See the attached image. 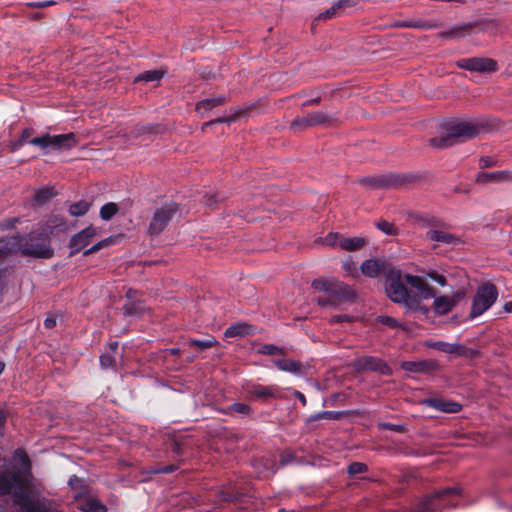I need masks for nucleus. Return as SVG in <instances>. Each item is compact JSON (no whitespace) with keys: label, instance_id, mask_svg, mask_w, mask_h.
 Segmentation results:
<instances>
[{"label":"nucleus","instance_id":"nucleus-49","mask_svg":"<svg viewBox=\"0 0 512 512\" xmlns=\"http://www.w3.org/2000/svg\"><path fill=\"white\" fill-rule=\"evenodd\" d=\"M339 8L340 7H337L336 4H335L331 8L327 9L325 12L321 13L319 15V17L323 18V19L330 18V17H332L336 13V10L339 9Z\"/></svg>","mask_w":512,"mask_h":512},{"label":"nucleus","instance_id":"nucleus-37","mask_svg":"<svg viewBox=\"0 0 512 512\" xmlns=\"http://www.w3.org/2000/svg\"><path fill=\"white\" fill-rule=\"evenodd\" d=\"M307 119H308V115L296 118L295 120L292 121L291 128L294 131L298 132V131H301V130L307 128V127H312L310 125V123L307 122Z\"/></svg>","mask_w":512,"mask_h":512},{"label":"nucleus","instance_id":"nucleus-36","mask_svg":"<svg viewBox=\"0 0 512 512\" xmlns=\"http://www.w3.org/2000/svg\"><path fill=\"white\" fill-rule=\"evenodd\" d=\"M258 352L263 355H278V354H284V351L282 348L277 347L272 344H266L259 348Z\"/></svg>","mask_w":512,"mask_h":512},{"label":"nucleus","instance_id":"nucleus-48","mask_svg":"<svg viewBox=\"0 0 512 512\" xmlns=\"http://www.w3.org/2000/svg\"><path fill=\"white\" fill-rule=\"evenodd\" d=\"M429 277L437 282L441 286L446 285V278L443 275L437 274L436 272L430 273Z\"/></svg>","mask_w":512,"mask_h":512},{"label":"nucleus","instance_id":"nucleus-6","mask_svg":"<svg viewBox=\"0 0 512 512\" xmlns=\"http://www.w3.org/2000/svg\"><path fill=\"white\" fill-rule=\"evenodd\" d=\"M498 291L493 284H485L478 288L474 297L470 316L472 318L482 315L487 311L497 300Z\"/></svg>","mask_w":512,"mask_h":512},{"label":"nucleus","instance_id":"nucleus-59","mask_svg":"<svg viewBox=\"0 0 512 512\" xmlns=\"http://www.w3.org/2000/svg\"><path fill=\"white\" fill-rule=\"evenodd\" d=\"M76 482H78V478H77L76 476H73V477H71V478H70V480H69V485H70V486H74V484H75Z\"/></svg>","mask_w":512,"mask_h":512},{"label":"nucleus","instance_id":"nucleus-18","mask_svg":"<svg viewBox=\"0 0 512 512\" xmlns=\"http://www.w3.org/2000/svg\"><path fill=\"white\" fill-rule=\"evenodd\" d=\"M249 394L254 398L259 399H268V398H280L281 397V389L277 385H269V386H263V385H253L250 390Z\"/></svg>","mask_w":512,"mask_h":512},{"label":"nucleus","instance_id":"nucleus-25","mask_svg":"<svg viewBox=\"0 0 512 512\" xmlns=\"http://www.w3.org/2000/svg\"><path fill=\"white\" fill-rule=\"evenodd\" d=\"M365 245V240L361 237L345 238L342 236L338 242V247L345 251L359 250Z\"/></svg>","mask_w":512,"mask_h":512},{"label":"nucleus","instance_id":"nucleus-22","mask_svg":"<svg viewBox=\"0 0 512 512\" xmlns=\"http://www.w3.org/2000/svg\"><path fill=\"white\" fill-rule=\"evenodd\" d=\"M273 363L279 370L292 374L300 373L302 370L301 362L292 359H277Z\"/></svg>","mask_w":512,"mask_h":512},{"label":"nucleus","instance_id":"nucleus-12","mask_svg":"<svg viewBox=\"0 0 512 512\" xmlns=\"http://www.w3.org/2000/svg\"><path fill=\"white\" fill-rule=\"evenodd\" d=\"M463 296V291H457L453 294V296H434V312L438 315H445L449 313Z\"/></svg>","mask_w":512,"mask_h":512},{"label":"nucleus","instance_id":"nucleus-51","mask_svg":"<svg viewBox=\"0 0 512 512\" xmlns=\"http://www.w3.org/2000/svg\"><path fill=\"white\" fill-rule=\"evenodd\" d=\"M343 269L349 274H351L353 271H356V267L351 261L344 262Z\"/></svg>","mask_w":512,"mask_h":512},{"label":"nucleus","instance_id":"nucleus-1","mask_svg":"<svg viewBox=\"0 0 512 512\" xmlns=\"http://www.w3.org/2000/svg\"><path fill=\"white\" fill-rule=\"evenodd\" d=\"M29 486L27 476L16 477L15 475L0 474V495H7L15 487L14 502L20 506L23 512H49L39 501L33 500L30 495L22 490Z\"/></svg>","mask_w":512,"mask_h":512},{"label":"nucleus","instance_id":"nucleus-15","mask_svg":"<svg viewBox=\"0 0 512 512\" xmlns=\"http://www.w3.org/2000/svg\"><path fill=\"white\" fill-rule=\"evenodd\" d=\"M405 281L410 287L417 291V297L415 298L418 301L421 299L427 300L434 297V293L431 287L422 278L406 274Z\"/></svg>","mask_w":512,"mask_h":512},{"label":"nucleus","instance_id":"nucleus-58","mask_svg":"<svg viewBox=\"0 0 512 512\" xmlns=\"http://www.w3.org/2000/svg\"><path fill=\"white\" fill-rule=\"evenodd\" d=\"M167 351L172 355H178L180 353V350L178 348H171Z\"/></svg>","mask_w":512,"mask_h":512},{"label":"nucleus","instance_id":"nucleus-34","mask_svg":"<svg viewBox=\"0 0 512 512\" xmlns=\"http://www.w3.org/2000/svg\"><path fill=\"white\" fill-rule=\"evenodd\" d=\"M113 243H114V239L112 237L103 239V240L99 241L98 243H96L95 245H93L91 248L85 250L84 254L89 255V254L95 253L103 248H107V247L111 246Z\"/></svg>","mask_w":512,"mask_h":512},{"label":"nucleus","instance_id":"nucleus-17","mask_svg":"<svg viewBox=\"0 0 512 512\" xmlns=\"http://www.w3.org/2000/svg\"><path fill=\"white\" fill-rule=\"evenodd\" d=\"M13 458L23 466L24 471L19 472V473H12L11 475H15L16 477L27 476V478L29 479V486L27 488H24L22 491L25 494L29 495V491L33 487V480H32V475L30 472V460H29L27 454L22 450H16L14 452Z\"/></svg>","mask_w":512,"mask_h":512},{"label":"nucleus","instance_id":"nucleus-4","mask_svg":"<svg viewBox=\"0 0 512 512\" xmlns=\"http://www.w3.org/2000/svg\"><path fill=\"white\" fill-rule=\"evenodd\" d=\"M405 275L402 276L399 269H394L387 276L386 293L387 296L395 303L402 304L411 310L421 309L424 313L428 312L427 308L418 305V300L411 296L405 286Z\"/></svg>","mask_w":512,"mask_h":512},{"label":"nucleus","instance_id":"nucleus-63","mask_svg":"<svg viewBox=\"0 0 512 512\" xmlns=\"http://www.w3.org/2000/svg\"><path fill=\"white\" fill-rule=\"evenodd\" d=\"M224 121H225V120H223V119H217V120H215L214 122H219V123H221V122H224Z\"/></svg>","mask_w":512,"mask_h":512},{"label":"nucleus","instance_id":"nucleus-53","mask_svg":"<svg viewBox=\"0 0 512 512\" xmlns=\"http://www.w3.org/2000/svg\"><path fill=\"white\" fill-rule=\"evenodd\" d=\"M44 326L48 329H52L56 326V320L54 318H46L44 321Z\"/></svg>","mask_w":512,"mask_h":512},{"label":"nucleus","instance_id":"nucleus-26","mask_svg":"<svg viewBox=\"0 0 512 512\" xmlns=\"http://www.w3.org/2000/svg\"><path fill=\"white\" fill-rule=\"evenodd\" d=\"M224 97L207 98L197 103L196 110L200 114H205L212 108L221 105L224 102Z\"/></svg>","mask_w":512,"mask_h":512},{"label":"nucleus","instance_id":"nucleus-5","mask_svg":"<svg viewBox=\"0 0 512 512\" xmlns=\"http://www.w3.org/2000/svg\"><path fill=\"white\" fill-rule=\"evenodd\" d=\"M28 143L38 146L44 153H48L50 151L69 150L76 146L77 140L74 133L59 135L45 134L41 137L31 139Z\"/></svg>","mask_w":512,"mask_h":512},{"label":"nucleus","instance_id":"nucleus-13","mask_svg":"<svg viewBox=\"0 0 512 512\" xmlns=\"http://www.w3.org/2000/svg\"><path fill=\"white\" fill-rule=\"evenodd\" d=\"M458 493V489L449 488L440 490L433 495L425 497L418 506L417 512H434L436 509L440 507V503L438 501L445 495Z\"/></svg>","mask_w":512,"mask_h":512},{"label":"nucleus","instance_id":"nucleus-16","mask_svg":"<svg viewBox=\"0 0 512 512\" xmlns=\"http://www.w3.org/2000/svg\"><path fill=\"white\" fill-rule=\"evenodd\" d=\"M423 404L443 413H458L462 409L458 402L439 398L426 399Z\"/></svg>","mask_w":512,"mask_h":512},{"label":"nucleus","instance_id":"nucleus-7","mask_svg":"<svg viewBox=\"0 0 512 512\" xmlns=\"http://www.w3.org/2000/svg\"><path fill=\"white\" fill-rule=\"evenodd\" d=\"M456 65L461 69L479 73L494 72L497 70V62L491 58L484 57L463 58L458 60Z\"/></svg>","mask_w":512,"mask_h":512},{"label":"nucleus","instance_id":"nucleus-33","mask_svg":"<svg viewBox=\"0 0 512 512\" xmlns=\"http://www.w3.org/2000/svg\"><path fill=\"white\" fill-rule=\"evenodd\" d=\"M216 344H217V340L212 336L208 337L205 340L191 339L189 341L190 346L197 347L200 350H205V349L211 348Z\"/></svg>","mask_w":512,"mask_h":512},{"label":"nucleus","instance_id":"nucleus-31","mask_svg":"<svg viewBox=\"0 0 512 512\" xmlns=\"http://www.w3.org/2000/svg\"><path fill=\"white\" fill-rule=\"evenodd\" d=\"M507 178H508V175L504 171L483 173V174L479 175V177H478L479 181H482V182H489V181L499 182V181L506 180Z\"/></svg>","mask_w":512,"mask_h":512},{"label":"nucleus","instance_id":"nucleus-2","mask_svg":"<svg viewBox=\"0 0 512 512\" xmlns=\"http://www.w3.org/2000/svg\"><path fill=\"white\" fill-rule=\"evenodd\" d=\"M312 287L325 296L317 298V303L321 306L352 302L355 299L351 287L336 279H316L312 282Z\"/></svg>","mask_w":512,"mask_h":512},{"label":"nucleus","instance_id":"nucleus-54","mask_svg":"<svg viewBox=\"0 0 512 512\" xmlns=\"http://www.w3.org/2000/svg\"><path fill=\"white\" fill-rule=\"evenodd\" d=\"M295 396L299 399V401L302 403V405H304V406L306 405L307 401H306L304 394H302L299 391H295Z\"/></svg>","mask_w":512,"mask_h":512},{"label":"nucleus","instance_id":"nucleus-42","mask_svg":"<svg viewBox=\"0 0 512 512\" xmlns=\"http://www.w3.org/2000/svg\"><path fill=\"white\" fill-rule=\"evenodd\" d=\"M340 238H342V236L339 235L338 233H329L323 239V243L327 246L336 247L338 246Z\"/></svg>","mask_w":512,"mask_h":512},{"label":"nucleus","instance_id":"nucleus-56","mask_svg":"<svg viewBox=\"0 0 512 512\" xmlns=\"http://www.w3.org/2000/svg\"><path fill=\"white\" fill-rule=\"evenodd\" d=\"M504 310H505L507 313H512V301L506 302V303L504 304Z\"/></svg>","mask_w":512,"mask_h":512},{"label":"nucleus","instance_id":"nucleus-64","mask_svg":"<svg viewBox=\"0 0 512 512\" xmlns=\"http://www.w3.org/2000/svg\"><path fill=\"white\" fill-rule=\"evenodd\" d=\"M484 162V165L485 166H488L489 165V162H487L486 160H482Z\"/></svg>","mask_w":512,"mask_h":512},{"label":"nucleus","instance_id":"nucleus-44","mask_svg":"<svg viewBox=\"0 0 512 512\" xmlns=\"http://www.w3.org/2000/svg\"><path fill=\"white\" fill-rule=\"evenodd\" d=\"M398 25L401 27H411V28H424L425 27V24L422 21L415 20V19L405 20V21L399 23Z\"/></svg>","mask_w":512,"mask_h":512},{"label":"nucleus","instance_id":"nucleus-29","mask_svg":"<svg viewBox=\"0 0 512 512\" xmlns=\"http://www.w3.org/2000/svg\"><path fill=\"white\" fill-rule=\"evenodd\" d=\"M331 121V117L322 111H316L308 114L307 122L311 126L323 125Z\"/></svg>","mask_w":512,"mask_h":512},{"label":"nucleus","instance_id":"nucleus-46","mask_svg":"<svg viewBox=\"0 0 512 512\" xmlns=\"http://www.w3.org/2000/svg\"><path fill=\"white\" fill-rule=\"evenodd\" d=\"M115 360L110 355H102L100 357V363L103 368H109L114 365Z\"/></svg>","mask_w":512,"mask_h":512},{"label":"nucleus","instance_id":"nucleus-10","mask_svg":"<svg viewBox=\"0 0 512 512\" xmlns=\"http://www.w3.org/2000/svg\"><path fill=\"white\" fill-rule=\"evenodd\" d=\"M97 233V228L89 226L75 234L69 243L71 254L77 253L80 250L86 248L90 244L92 238L97 235Z\"/></svg>","mask_w":512,"mask_h":512},{"label":"nucleus","instance_id":"nucleus-52","mask_svg":"<svg viewBox=\"0 0 512 512\" xmlns=\"http://www.w3.org/2000/svg\"><path fill=\"white\" fill-rule=\"evenodd\" d=\"M330 321L332 323L350 321V317H348L347 315H338V316H333Z\"/></svg>","mask_w":512,"mask_h":512},{"label":"nucleus","instance_id":"nucleus-45","mask_svg":"<svg viewBox=\"0 0 512 512\" xmlns=\"http://www.w3.org/2000/svg\"><path fill=\"white\" fill-rule=\"evenodd\" d=\"M378 426L380 429H388V430H392L395 432H403L404 431V427L402 425H398V424L379 423Z\"/></svg>","mask_w":512,"mask_h":512},{"label":"nucleus","instance_id":"nucleus-43","mask_svg":"<svg viewBox=\"0 0 512 512\" xmlns=\"http://www.w3.org/2000/svg\"><path fill=\"white\" fill-rule=\"evenodd\" d=\"M377 322L389 326L391 328H396L399 325L398 321L395 318L386 315L378 316Z\"/></svg>","mask_w":512,"mask_h":512},{"label":"nucleus","instance_id":"nucleus-21","mask_svg":"<svg viewBox=\"0 0 512 512\" xmlns=\"http://www.w3.org/2000/svg\"><path fill=\"white\" fill-rule=\"evenodd\" d=\"M426 238L430 241L443 243V244H455L458 242V239L445 231L431 229L426 233Z\"/></svg>","mask_w":512,"mask_h":512},{"label":"nucleus","instance_id":"nucleus-39","mask_svg":"<svg viewBox=\"0 0 512 512\" xmlns=\"http://www.w3.org/2000/svg\"><path fill=\"white\" fill-rule=\"evenodd\" d=\"M52 191L48 188H43L35 193L34 199L37 203L43 204L52 197Z\"/></svg>","mask_w":512,"mask_h":512},{"label":"nucleus","instance_id":"nucleus-19","mask_svg":"<svg viewBox=\"0 0 512 512\" xmlns=\"http://www.w3.org/2000/svg\"><path fill=\"white\" fill-rule=\"evenodd\" d=\"M402 368L409 372L430 373L438 368V363L434 360L407 361L402 363Z\"/></svg>","mask_w":512,"mask_h":512},{"label":"nucleus","instance_id":"nucleus-11","mask_svg":"<svg viewBox=\"0 0 512 512\" xmlns=\"http://www.w3.org/2000/svg\"><path fill=\"white\" fill-rule=\"evenodd\" d=\"M355 367L358 370L378 371L383 375H390L392 372L391 368L385 362L372 356L358 358L355 361Z\"/></svg>","mask_w":512,"mask_h":512},{"label":"nucleus","instance_id":"nucleus-9","mask_svg":"<svg viewBox=\"0 0 512 512\" xmlns=\"http://www.w3.org/2000/svg\"><path fill=\"white\" fill-rule=\"evenodd\" d=\"M175 212L176 209L172 205L157 209L150 222L149 233L151 235H158L161 233L167 227Z\"/></svg>","mask_w":512,"mask_h":512},{"label":"nucleus","instance_id":"nucleus-14","mask_svg":"<svg viewBox=\"0 0 512 512\" xmlns=\"http://www.w3.org/2000/svg\"><path fill=\"white\" fill-rule=\"evenodd\" d=\"M21 253L25 256H33L37 258H51L53 256V250L46 240L27 244L26 247L21 249Z\"/></svg>","mask_w":512,"mask_h":512},{"label":"nucleus","instance_id":"nucleus-62","mask_svg":"<svg viewBox=\"0 0 512 512\" xmlns=\"http://www.w3.org/2000/svg\"><path fill=\"white\" fill-rule=\"evenodd\" d=\"M4 370V363L0 362V374L3 372Z\"/></svg>","mask_w":512,"mask_h":512},{"label":"nucleus","instance_id":"nucleus-50","mask_svg":"<svg viewBox=\"0 0 512 512\" xmlns=\"http://www.w3.org/2000/svg\"><path fill=\"white\" fill-rule=\"evenodd\" d=\"M360 0H339L336 3L337 7H346V6H355L359 3Z\"/></svg>","mask_w":512,"mask_h":512},{"label":"nucleus","instance_id":"nucleus-28","mask_svg":"<svg viewBox=\"0 0 512 512\" xmlns=\"http://www.w3.org/2000/svg\"><path fill=\"white\" fill-rule=\"evenodd\" d=\"M91 207V203L85 200L76 202L69 207V213L74 217L85 215Z\"/></svg>","mask_w":512,"mask_h":512},{"label":"nucleus","instance_id":"nucleus-61","mask_svg":"<svg viewBox=\"0 0 512 512\" xmlns=\"http://www.w3.org/2000/svg\"><path fill=\"white\" fill-rule=\"evenodd\" d=\"M172 471V469L170 467H165L164 469H162V472H165V473H168Z\"/></svg>","mask_w":512,"mask_h":512},{"label":"nucleus","instance_id":"nucleus-57","mask_svg":"<svg viewBox=\"0 0 512 512\" xmlns=\"http://www.w3.org/2000/svg\"><path fill=\"white\" fill-rule=\"evenodd\" d=\"M6 422V416H5V413L3 411L0 410V426H4Z\"/></svg>","mask_w":512,"mask_h":512},{"label":"nucleus","instance_id":"nucleus-30","mask_svg":"<svg viewBox=\"0 0 512 512\" xmlns=\"http://www.w3.org/2000/svg\"><path fill=\"white\" fill-rule=\"evenodd\" d=\"M376 227L386 235L396 236L399 234L400 230L393 223L388 222L386 220H379L376 222Z\"/></svg>","mask_w":512,"mask_h":512},{"label":"nucleus","instance_id":"nucleus-47","mask_svg":"<svg viewBox=\"0 0 512 512\" xmlns=\"http://www.w3.org/2000/svg\"><path fill=\"white\" fill-rule=\"evenodd\" d=\"M467 31H468V29L466 27H460V28H456V29H453L450 32H448L447 36L451 37V38H456V37L464 35Z\"/></svg>","mask_w":512,"mask_h":512},{"label":"nucleus","instance_id":"nucleus-8","mask_svg":"<svg viewBox=\"0 0 512 512\" xmlns=\"http://www.w3.org/2000/svg\"><path fill=\"white\" fill-rule=\"evenodd\" d=\"M395 269V267L384 258L367 259L361 265L362 273L370 278H376L380 275L387 276Z\"/></svg>","mask_w":512,"mask_h":512},{"label":"nucleus","instance_id":"nucleus-27","mask_svg":"<svg viewBox=\"0 0 512 512\" xmlns=\"http://www.w3.org/2000/svg\"><path fill=\"white\" fill-rule=\"evenodd\" d=\"M164 75L165 72L158 69L144 71L135 78V82H158L164 77Z\"/></svg>","mask_w":512,"mask_h":512},{"label":"nucleus","instance_id":"nucleus-3","mask_svg":"<svg viewBox=\"0 0 512 512\" xmlns=\"http://www.w3.org/2000/svg\"><path fill=\"white\" fill-rule=\"evenodd\" d=\"M487 128L488 124L484 119L454 122L447 127L446 137L433 139L432 143L436 147H447L452 145L456 138H471L486 131Z\"/></svg>","mask_w":512,"mask_h":512},{"label":"nucleus","instance_id":"nucleus-35","mask_svg":"<svg viewBox=\"0 0 512 512\" xmlns=\"http://www.w3.org/2000/svg\"><path fill=\"white\" fill-rule=\"evenodd\" d=\"M33 133V130L32 129H25L23 130L21 136L19 137V139H17L16 141H14L11 145V150L12 151H15L17 150L18 148H20L21 146H23L26 141L28 140V138L32 135Z\"/></svg>","mask_w":512,"mask_h":512},{"label":"nucleus","instance_id":"nucleus-23","mask_svg":"<svg viewBox=\"0 0 512 512\" xmlns=\"http://www.w3.org/2000/svg\"><path fill=\"white\" fill-rule=\"evenodd\" d=\"M253 328L247 323H237L228 327L225 331L226 337H243L252 334Z\"/></svg>","mask_w":512,"mask_h":512},{"label":"nucleus","instance_id":"nucleus-24","mask_svg":"<svg viewBox=\"0 0 512 512\" xmlns=\"http://www.w3.org/2000/svg\"><path fill=\"white\" fill-rule=\"evenodd\" d=\"M79 509L83 512H106L107 508L96 498H85L79 503Z\"/></svg>","mask_w":512,"mask_h":512},{"label":"nucleus","instance_id":"nucleus-41","mask_svg":"<svg viewBox=\"0 0 512 512\" xmlns=\"http://www.w3.org/2000/svg\"><path fill=\"white\" fill-rule=\"evenodd\" d=\"M367 469V466L360 462H353L348 466V473L350 475H356L361 474L365 472Z\"/></svg>","mask_w":512,"mask_h":512},{"label":"nucleus","instance_id":"nucleus-40","mask_svg":"<svg viewBox=\"0 0 512 512\" xmlns=\"http://www.w3.org/2000/svg\"><path fill=\"white\" fill-rule=\"evenodd\" d=\"M229 409L233 412L242 414V415H250L252 410L249 405L245 403H233Z\"/></svg>","mask_w":512,"mask_h":512},{"label":"nucleus","instance_id":"nucleus-60","mask_svg":"<svg viewBox=\"0 0 512 512\" xmlns=\"http://www.w3.org/2000/svg\"><path fill=\"white\" fill-rule=\"evenodd\" d=\"M117 347H118V342H117V341H115V342H113V343L111 344V348H112V349H116Z\"/></svg>","mask_w":512,"mask_h":512},{"label":"nucleus","instance_id":"nucleus-32","mask_svg":"<svg viewBox=\"0 0 512 512\" xmlns=\"http://www.w3.org/2000/svg\"><path fill=\"white\" fill-rule=\"evenodd\" d=\"M118 206L114 202H109L103 205L100 209V217L103 220H110L117 212Z\"/></svg>","mask_w":512,"mask_h":512},{"label":"nucleus","instance_id":"nucleus-20","mask_svg":"<svg viewBox=\"0 0 512 512\" xmlns=\"http://www.w3.org/2000/svg\"><path fill=\"white\" fill-rule=\"evenodd\" d=\"M428 348L439 350L446 354L464 355L466 348L458 343H448L444 341L426 342Z\"/></svg>","mask_w":512,"mask_h":512},{"label":"nucleus","instance_id":"nucleus-38","mask_svg":"<svg viewBox=\"0 0 512 512\" xmlns=\"http://www.w3.org/2000/svg\"><path fill=\"white\" fill-rule=\"evenodd\" d=\"M341 416L340 412L336 411H323L319 412L313 416H311L312 420H321V419H329V420H335L338 419Z\"/></svg>","mask_w":512,"mask_h":512},{"label":"nucleus","instance_id":"nucleus-55","mask_svg":"<svg viewBox=\"0 0 512 512\" xmlns=\"http://www.w3.org/2000/svg\"><path fill=\"white\" fill-rule=\"evenodd\" d=\"M52 4H54V1H44V2H37L34 4V6L38 7V8H43V7L52 5Z\"/></svg>","mask_w":512,"mask_h":512}]
</instances>
